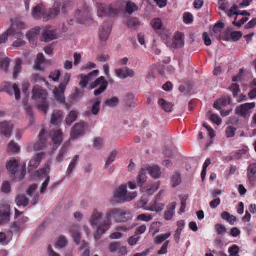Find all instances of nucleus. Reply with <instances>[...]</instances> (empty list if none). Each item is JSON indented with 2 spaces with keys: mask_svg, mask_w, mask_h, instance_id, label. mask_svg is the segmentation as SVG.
<instances>
[{
  "mask_svg": "<svg viewBox=\"0 0 256 256\" xmlns=\"http://www.w3.org/2000/svg\"><path fill=\"white\" fill-rule=\"evenodd\" d=\"M102 218V213L97 209H94L92 214L89 222L92 226H98V229L99 226L102 224V222L100 224Z\"/></svg>",
  "mask_w": 256,
  "mask_h": 256,
  "instance_id": "9b49d317",
  "label": "nucleus"
},
{
  "mask_svg": "<svg viewBox=\"0 0 256 256\" xmlns=\"http://www.w3.org/2000/svg\"><path fill=\"white\" fill-rule=\"evenodd\" d=\"M50 136L53 142L56 144L55 148H56L62 142V132L59 130H54L50 132Z\"/></svg>",
  "mask_w": 256,
  "mask_h": 256,
  "instance_id": "aec40b11",
  "label": "nucleus"
},
{
  "mask_svg": "<svg viewBox=\"0 0 256 256\" xmlns=\"http://www.w3.org/2000/svg\"><path fill=\"white\" fill-rule=\"evenodd\" d=\"M140 24L138 20L136 18H132L130 19L127 23L128 27L134 30H136L140 26Z\"/></svg>",
  "mask_w": 256,
  "mask_h": 256,
  "instance_id": "58836bf2",
  "label": "nucleus"
},
{
  "mask_svg": "<svg viewBox=\"0 0 256 256\" xmlns=\"http://www.w3.org/2000/svg\"><path fill=\"white\" fill-rule=\"evenodd\" d=\"M228 252L230 254V256H239L238 254L239 248L236 245H234L230 247L228 250Z\"/></svg>",
  "mask_w": 256,
  "mask_h": 256,
  "instance_id": "774afa93",
  "label": "nucleus"
},
{
  "mask_svg": "<svg viewBox=\"0 0 256 256\" xmlns=\"http://www.w3.org/2000/svg\"><path fill=\"white\" fill-rule=\"evenodd\" d=\"M115 72L116 76L120 79H126L128 77L132 78L135 75L134 71L128 67L116 69Z\"/></svg>",
  "mask_w": 256,
  "mask_h": 256,
  "instance_id": "2eb2a0df",
  "label": "nucleus"
},
{
  "mask_svg": "<svg viewBox=\"0 0 256 256\" xmlns=\"http://www.w3.org/2000/svg\"><path fill=\"white\" fill-rule=\"evenodd\" d=\"M79 160V156L78 155H76L74 158H72V162H70L68 168L66 171V174L68 176H70L72 173V171L75 168L76 164Z\"/></svg>",
  "mask_w": 256,
  "mask_h": 256,
  "instance_id": "f704fd0d",
  "label": "nucleus"
},
{
  "mask_svg": "<svg viewBox=\"0 0 256 256\" xmlns=\"http://www.w3.org/2000/svg\"><path fill=\"white\" fill-rule=\"evenodd\" d=\"M214 107L220 111L221 115L224 116L223 108H224V98H221L217 100L214 104Z\"/></svg>",
  "mask_w": 256,
  "mask_h": 256,
  "instance_id": "a19ab883",
  "label": "nucleus"
},
{
  "mask_svg": "<svg viewBox=\"0 0 256 256\" xmlns=\"http://www.w3.org/2000/svg\"><path fill=\"white\" fill-rule=\"evenodd\" d=\"M171 235L170 232L157 236L154 239V242L156 244H160Z\"/></svg>",
  "mask_w": 256,
  "mask_h": 256,
  "instance_id": "3c124183",
  "label": "nucleus"
},
{
  "mask_svg": "<svg viewBox=\"0 0 256 256\" xmlns=\"http://www.w3.org/2000/svg\"><path fill=\"white\" fill-rule=\"evenodd\" d=\"M10 216V206L8 204H2L0 207V226L8 223Z\"/></svg>",
  "mask_w": 256,
  "mask_h": 256,
  "instance_id": "0eeeda50",
  "label": "nucleus"
},
{
  "mask_svg": "<svg viewBox=\"0 0 256 256\" xmlns=\"http://www.w3.org/2000/svg\"><path fill=\"white\" fill-rule=\"evenodd\" d=\"M44 41L48 42L58 38V36L54 30H46L42 34Z\"/></svg>",
  "mask_w": 256,
  "mask_h": 256,
  "instance_id": "bb28decb",
  "label": "nucleus"
},
{
  "mask_svg": "<svg viewBox=\"0 0 256 256\" xmlns=\"http://www.w3.org/2000/svg\"><path fill=\"white\" fill-rule=\"evenodd\" d=\"M12 24L11 28H14V29L16 28L19 30H22L26 28V24L20 20H12Z\"/></svg>",
  "mask_w": 256,
  "mask_h": 256,
  "instance_id": "37998d69",
  "label": "nucleus"
},
{
  "mask_svg": "<svg viewBox=\"0 0 256 256\" xmlns=\"http://www.w3.org/2000/svg\"><path fill=\"white\" fill-rule=\"evenodd\" d=\"M70 78V75L68 74H66L63 78L62 82L59 85V86L56 88L54 90V94L55 98L60 103L65 102V97L64 92L68 84Z\"/></svg>",
  "mask_w": 256,
  "mask_h": 256,
  "instance_id": "20e7f679",
  "label": "nucleus"
},
{
  "mask_svg": "<svg viewBox=\"0 0 256 256\" xmlns=\"http://www.w3.org/2000/svg\"><path fill=\"white\" fill-rule=\"evenodd\" d=\"M14 128V125L10 122H0V133L5 136L9 137Z\"/></svg>",
  "mask_w": 256,
  "mask_h": 256,
  "instance_id": "dca6fc26",
  "label": "nucleus"
},
{
  "mask_svg": "<svg viewBox=\"0 0 256 256\" xmlns=\"http://www.w3.org/2000/svg\"><path fill=\"white\" fill-rule=\"evenodd\" d=\"M256 106L254 102L246 103L240 104L236 107L235 110L236 114L240 116L246 118H248L252 113V110Z\"/></svg>",
  "mask_w": 256,
  "mask_h": 256,
  "instance_id": "39448f33",
  "label": "nucleus"
},
{
  "mask_svg": "<svg viewBox=\"0 0 256 256\" xmlns=\"http://www.w3.org/2000/svg\"><path fill=\"white\" fill-rule=\"evenodd\" d=\"M206 116L213 123L218 126L220 125L222 122V120L216 114H212L211 111H209L206 114Z\"/></svg>",
  "mask_w": 256,
  "mask_h": 256,
  "instance_id": "72a5a7b5",
  "label": "nucleus"
},
{
  "mask_svg": "<svg viewBox=\"0 0 256 256\" xmlns=\"http://www.w3.org/2000/svg\"><path fill=\"white\" fill-rule=\"evenodd\" d=\"M238 6L236 5H234L232 8L227 12V14L228 17L232 18V16H238L237 14H238Z\"/></svg>",
  "mask_w": 256,
  "mask_h": 256,
  "instance_id": "e2e57ef3",
  "label": "nucleus"
},
{
  "mask_svg": "<svg viewBox=\"0 0 256 256\" xmlns=\"http://www.w3.org/2000/svg\"><path fill=\"white\" fill-rule=\"evenodd\" d=\"M78 113L76 110H72L66 118V122L68 126H70L72 123L75 122L78 118Z\"/></svg>",
  "mask_w": 256,
  "mask_h": 256,
  "instance_id": "c9c22d12",
  "label": "nucleus"
},
{
  "mask_svg": "<svg viewBox=\"0 0 256 256\" xmlns=\"http://www.w3.org/2000/svg\"><path fill=\"white\" fill-rule=\"evenodd\" d=\"M46 130L44 129L40 132V140L36 142L34 145V149L36 150H40L44 149L46 146Z\"/></svg>",
  "mask_w": 256,
  "mask_h": 256,
  "instance_id": "a211bd4d",
  "label": "nucleus"
},
{
  "mask_svg": "<svg viewBox=\"0 0 256 256\" xmlns=\"http://www.w3.org/2000/svg\"><path fill=\"white\" fill-rule=\"evenodd\" d=\"M20 146L14 141H11L8 144V150L9 152L16 154L20 151Z\"/></svg>",
  "mask_w": 256,
  "mask_h": 256,
  "instance_id": "ea45409f",
  "label": "nucleus"
},
{
  "mask_svg": "<svg viewBox=\"0 0 256 256\" xmlns=\"http://www.w3.org/2000/svg\"><path fill=\"white\" fill-rule=\"evenodd\" d=\"M61 4L59 2H56L54 4V8L50 10L48 16V20L49 18H54L58 16L60 12V7Z\"/></svg>",
  "mask_w": 256,
  "mask_h": 256,
  "instance_id": "473e14b6",
  "label": "nucleus"
},
{
  "mask_svg": "<svg viewBox=\"0 0 256 256\" xmlns=\"http://www.w3.org/2000/svg\"><path fill=\"white\" fill-rule=\"evenodd\" d=\"M229 90L232 92L234 98L237 97L240 92L239 86L237 84H232L230 86Z\"/></svg>",
  "mask_w": 256,
  "mask_h": 256,
  "instance_id": "864d4df0",
  "label": "nucleus"
},
{
  "mask_svg": "<svg viewBox=\"0 0 256 256\" xmlns=\"http://www.w3.org/2000/svg\"><path fill=\"white\" fill-rule=\"evenodd\" d=\"M32 16L36 19L42 18L44 20H48V16L46 14L42 4H38L33 8Z\"/></svg>",
  "mask_w": 256,
  "mask_h": 256,
  "instance_id": "f8f14e48",
  "label": "nucleus"
},
{
  "mask_svg": "<svg viewBox=\"0 0 256 256\" xmlns=\"http://www.w3.org/2000/svg\"><path fill=\"white\" fill-rule=\"evenodd\" d=\"M14 92L16 99L19 100L20 98V90L16 84L12 85L10 84H6L4 88V90L6 92L9 94H12V91Z\"/></svg>",
  "mask_w": 256,
  "mask_h": 256,
  "instance_id": "f3484780",
  "label": "nucleus"
},
{
  "mask_svg": "<svg viewBox=\"0 0 256 256\" xmlns=\"http://www.w3.org/2000/svg\"><path fill=\"white\" fill-rule=\"evenodd\" d=\"M24 226L20 222H16L12 224L11 226V232L12 233H17L20 230H23Z\"/></svg>",
  "mask_w": 256,
  "mask_h": 256,
  "instance_id": "de8ad7c7",
  "label": "nucleus"
},
{
  "mask_svg": "<svg viewBox=\"0 0 256 256\" xmlns=\"http://www.w3.org/2000/svg\"><path fill=\"white\" fill-rule=\"evenodd\" d=\"M106 220L100 225L96 230L94 238L98 240L101 236L110 228L113 220L116 223H123L132 219L130 210L119 208H112L108 210L106 214Z\"/></svg>",
  "mask_w": 256,
  "mask_h": 256,
  "instance_id": "f257e3e1",
  "label": "nucleus"
},
{
  "mask_svg": "<svg viewBox=\"0 0 256 256\" xmlns=\"http://www.w3.org/2000/svg\"><path fill=\"white\" fill-rule=\"evenodd\" d=\"M184 36L180 32L175 34L172 42H166L168 46L172 48H178L182 47L184 44Z\"/></svg>",
  "mask_w": 256,
  "mask_h": 256,
  "instance_id": "1a4fd4ad",
  "label": "nucleus"
},
{
  "mask_svg": "<svg viewBox=\"0 0 256 256\" xmlns=\"http://www.w3.org/2000/svg\"><path fill=\"white\" fill-rule=\"evenodd\" d=\"M172 187L174 188L180 184L182 182L180 175L178 174H174L172 178Z\"/></svg>",
  "mask_w": 256,
  "mask_h": 256,
  "instance_id": "6e6d98bb",
  "label": "nucleus"
},
{
  "mask_svg": "<svg viewBox=\"0 0 256 256\" xmlns=\"http://www.w3.org/2000/svg\"><path fill=\"white\" fill-rule=\"evenodd\" d=\"M22 60L20 59H18L16 60V64L14 68L13 72V76L14 78H16L18 74L21 72Z\"/></svg>",
  "mask_w": 256,
  "mask_h": 256,
  "instance_id": "c03bdc74",
  "label": "nucleus"
},
{
  "mask_svg": "<svg viewBox=\"0 0 256 256\" xmlns=\"http://www.w3.org/2000/svg\"><path fill=\"white\" fill-rule=\"evenodd\" d=\"M158 200L156 199L152 202L150 206L146 210L152 212H159L163 210L164 204L158 202Z\"/></svg>",
  "mask_w": 256,
  "mask_h": 256,
  "instance_id": "c756f323",
  "label": "nucleus"
},
{
  "mask_svg": "<svg viewBox=\"0 0 256 256\" xmlns=\"http://www.w3.org/2000/svg\"><path fill=\"white\" fill-rule=\"evenodd\" d=\"M67 151V146H64L60 151L58 155L56 158V160L58 162H61L64 156L66 154Z\"/></svg>",
  "mask_w": 256,
  "mask_h": 256,
  "instance_id": "680f3d73",
  "label": "nucleus"
},
{
  "mask_svg": "<svg viewBox=\"0 0 256 256\" xmlns=\"http://www.w3.org/2000/svg\"><path fill=\"white\" fill-rule=\"evenodd\" d=\"M72 232L75 242L77 244H79L80 240V236L79 232L76 230V228L74 226L73 228H72Z\"/></svg>",
  "mask_w": 256,
  "mask_h": 256,
  "instance_id": "13d9d810",
  "label": "nucleus"
},
{
  "mask_svg": "<svg viewBox=\"0 0 256 256\" xmlns=\"http://www.w3.org/2000/svg\"><path fill=\"white\" fill-rule=\"evenodd\" d=\"M47 96L48 93L46 90L38 86L34 88L32 98L36 101L38 108L44 114H46L48 108Z\"/></svg>",
  "mask_w": 256,
  "mask_h": 256,
  "instance_id": "f03ea898",
  "label": "nucleus"
},
{
  "mask_svg": "<svg viewBox=\"0 0 256 256\" xmlns=\"http://www.w3.org/2000/svg\"><path fill=\"white\" fill-rule=\"evenodd\" d=\"M151 25L155 30H164L165 29L161 20L158 18L154 19L151 22Z\"/></svg>",
  "mask_w": 256,
  "mask_h": 256,
  "instance_id": "4c0bfd02",
  "label": "nucleus"
},
{
  "mask_svg": "<svg viewBox=\"0 0 256 256\" xmlns=\"http://www.w3.org/2000/svg\"><path fill=\"white\" fill-rule=\"evenodd\" d=\"M40 27H36L28 32L26 37L30 42H35V38L40 34Z\"/></svg>",
  "mask_w": 256,
  "mask_h": 256,
  "instance_id": "a878e982",
  "label": "nucleus"
},
{
  "mask_svg": "<svg viewBox=\"0 0 256 256\" xmlns=\"http://www.w3.org/2000/svg\"><path fill=\"white\" fill-rule=\"evenodd\" d=\"M224 24L222 22L216 24L213 28L212 32L214 34H218L222 30Z\"/></svg>",
  "mask_w": 256,
  "mask_h": 256,
  "instance_id": "338daca9",
  "label": "nucleus"
},
{
  "mask_svg": "<svg viewBox=\"0 0 256 256\" xmlns=\"http://www.w3.org/2000/svg\"><path fill=\"white\" fill-rule=\"evenodd\" d=\"M120 11V2H116L109 4L101 5L98 10L99 17L113 18L116 16Z\"/></svg>",
  "mask_w": 256,
  "mask_h": 256,
  "instance_id": "7ed1b4c3",
  "label": "nucleus"
},
{
  "mask_svg": "<svg viewBox=\"0 0 256 256\" xmlns=\"http://www.w3.org/2000/svg\"><path fill=\"white\" fill-rule=\"evenodd\" d=\"M138 10V7L133 2H128L126 6V12L128 14H132L133 12Z\"/></svg>",
  "mask_w": 256,
  "mask_h": 256,
  "instance_id": "49530a36",
  "label": "nucleus"
},
{
  "mask_svg": "<svg viewBox=\"0 0 256 256\" xmlns=\"http://www.w3.org/2000/svg\"><path fill=\"white\" fill-rule=\"evenodd\" d=\"M10 60L9 58H4L1 62V68L6 72H8V66Z\"/></svg>",
  "mask_w": 256,
  "mask_h": 256,
  "instance_id": "4d7b16f0",
  "label": "nucleus"
},
{
  "mask_svg": "<svg viewBox=\"0 0 256 256\" xmlns=\"http://www.w3.org/2000/svg\"><path fill=\"white\" fill-rule=\"evenodd\" d=\"M117 154L118 152L116 150H114L110 153L105 164V168H107L113 162H114Z\"/></svg>",
  "mask_w": 256,
  "mask_h": 256,
  "instance_id": "79ce46f5",
  "label": "nucleus"
},
{
  "mask_svg": "<svg viewBox=\"0 0 256 256\" xmlns=\"http://www.w3.org/2000/svg\"><path fill=\"white\" fill-rule=\"evenodd\" d=\"M50 166H46L43 168L40 169L37 171L38 175L39 178L48 179V177H50L49 173L50 172Z\"/></svg>",
  "mask_w": 256,
  "mask_h": 256,
  "instance_id": "e433bc0d",
  "label": "nucleus"
},
{
  "mask_svg": "<svg viewBox=\"0 0 256 256\" xmlns=\"http://www.w3.org/2000/svg\"><path fill=\"white\" fill-rule=\"evenodd\" d=\"M63 119V112L61 110H54L51 118L50 122L53 125H58Z\"/></svg>",
  "mask_w": 256,
  "mask_h": 256,
  "instance_id": "4be33fe9",
  "label": "nucleus"
},
{
  "mask_svg": "<svg viewBox=\"0 0 256 256\" xmlns=\"http://www.w3.org/2000/svg\"><path fill=\"white\" fill-rule=\"evenodd\" d=\"M112 24L104 22L101 26L99 31V38L102 42H105L108 38L111 31Z\"/></svg>",
  "mask_w": 256,
  "mask_h": 256,
  "instance_id": "9d476101",
  "label": "nucleus"
},
{
  "mask_svg": "<svg viewBox=\"0 0 256 256\" xmlns=\"http://www.w3.org/2000/svg\"><path fill=\"white\" fill-rule=\"evenodd\" d=\"M38 186L36 184H33L31 185L27 190L26 192V194L28 196H32L34 194H38V192H36V190Z\"/></svg>",
  "mask_w": 256,
  "mask_h": 256,
  "instance_id": "0e129e2a",
  "label": "nucleus"
},
{
  "mask_svg": "<svg viewBox=\"0 0 256 256\" xmlns=\"http://www.w3.org/2000/svg\"><path fill=\"white\" fill-rule=\"evenodd\" d=\"M98 74V70H94L86 76L80 74L79 77L82 78V80L80 82V86L84 88H86L88 83L96 77Z\"/></svg>",
  "mask_w": 256,
  "mask_h": 256,
  "instance_id": "4468645a",
  "label": "nucleus"
},
{
  "mask_svg": "<svg viewBox=\"0 0 256 256\" xmlns=\"http://www.w3.org/2000/svg\"><path fill=\"white\" fill-rule=\"evenodd\" d=\"M158 103L160 106L166 112H169L172 111L173 104L164 99L159 100Z\"/></svg>",
  "mask_w": 256,
  "mask_h": 256,
  "instance_id": "2f4dec72",
  "label": "nucleus"
},
{
  "mask_svg": "<svg viewBox=\"0 0 256 256\" xmlns=\"http://www.w3.org/2000/svg\"><path fill=\"white\" fill-rule=\"evenodd\" d=\"M256 174V164H250L248 168V176L250 180H254V176Z\"/></svg>",
  "mask_w": 256,
  "mask_h": 256,
  "instance_id": "8fccbe9b",
  "label": "nucleus"
},
{
  "mask_svg": "<svg viewBox=\"0 0 256 256\" xmlns=\"http://www.w3.org/2000/svg\"><path fill=\"white\" fill-rule=\"evenodd\" d=\"M144 168L146 170V172H148L152 178L156 179L160 178L161 175V172L160 168L158 166H148L145 167Z\"/></svg>",
  "mask_w": 256,
  "mask_h": 256,
  "instance_id": "393cba45",
  "label": "nucleus"
},
{
  "mask_svg": "<svg viewBox=\"0 0 256 256\" xmlns=\"http://www.w3.org/2000/svg\"><path fill=\"white\" fill-rule=\"evenodd\" d=\"M23 104L28 114V118L30 123L32 124L34 122V114L32 110L31 106L28 104L26 100H24Z\"/></svg>",
  "mask_w": 256,
  "mask_h": 256,
  "instance_id": "c85d7f7f",
  "label": "nucleus"
},
{
  "mask_svg": "<svg viewBox=\"0 0 256 256\" xmlns=\"http://www.w3.org/2000/svg\"><path fill=\"white\" fill-rule=\"evenodd\" d=\"M84 126L85 124L83 122L76 123L73 128L70 138L74 140L77 138L79 136L84 134L85 133Z\"/></svg>",
  "mask_w": 256,
  "mask_h": 256,
  "instance_id": "ddd939ff",
  "label": "nucleus"
},
{
  "mask_svg": "<svg viewBox=\"0 0 256 256\" xmlns=\"http://www.w3.org/2000/svg\"><path fill=\"white\" fill-rule=\"evenodd\" d=\"M92 146L96 150H100L104 146V140L102 138H97L94 139Z\"/></svg>",
  "mask_w": 256,
  "mask_h": 256,
  "instance_id": "5fc2aeb1",
  "label": "nucleus"
},
{
  "mask_svg": "<svg viewBox=\"0 0 256 256\" xmlns=\"http://www.w3.org/2000/svg\"><path fill=\"white\" fill-rule=\"evenodd\" d=\"M147 172L146 170L144 168H141L139 174L136 177V184L138 187H142L147 181Z\"/></svg>",
  "mask_w": 256,
  "mask_h": 256,
  "instance_id": "6ab92c4d",
  "label": "nucleus"
},
{
  "mask_svg": "<svg viewBox=\"0 0 256 256\" xmlns=\"http://www.w3.org/2000/svg\"><path fill=\"white\" fill-rule=\"evenodd\" d=\"M100 99H97L96 102L93 104L92 108V114L94 115H96L99 112L100 110Z\"/></svg>",
  "mask_w": 256,
  "mask_h": 256,
  "instance_id": "bf43d9fd",
  "label": "nucleus"
},
{
  "mask_svg": "<svg viewBox=\"0 0 256 256\" xmlns=\"http://www.w3.org/2000/svg\"><path fill=\"white\" fill-rule=\"evenodd\" d=\"M127 197V186L122 185L116 190L114 194V198L116 201L118 203L126 202Z\"/></svg>",
  "mask_w": 256,
  "mask_h": 256,
  "instance_id": "6e6552de",
  "label": "nucleus"
},
{
  "mask_svg": "<svg viewBox=\"0 0 256 256\" xmlns=\"http://www.w3.org/2000/svg\"><path fill=\"white\" fill-rule=\"evenodd\" d=\"M176 208V203L173 202L167 206V210L164 214V218L166 220H170L173 218L174 214V210Z\"/></svg>",
  "mask_w": 256,
  "mask_h": 256,
  "instance_id": "b1692460",
  "label": "nucleus"
},
{
  "mask_svg": "<svg viewBox=\"0 0 256 256\" xmlns=\"http://www.w3.org/2000/svg\"><path fill=\"white\" fill-rule=\"evenodd\" d=\"M15 202L18 206L25 208L29 203V199L24 194H19L16 197Z\"/></svg>",
  "mask_w": 256,
  "mask_h": 256,
  "instance_id": "cd10ccee",
  "label": "nucleus"
},
{
  "mask_svg": "<svg viewBox=\"0 0 256 256\" xmlns=\"http://www.w3.org/2000/svg\"><path fill=\"white\" fill-rule=\"evenodd\" d=\"M119 104V100L116 97H114L108 100L106 102L105 104L106 106L114 108L116 106Z\"/></svg>",
  "mask_w": 256,
  "mask_h": 256,
  "instance_id": "603ef678",
  "label": "nucleus"
},
{
  "mask_svg": "<svg viewBox=\"0 0 256 256\" xmlns=\"http://www.w3.org/2000/svg\"><path fill=\"white\" fill-rule=\"evenodd\" d=\"M44 156V153L41 152L34 156L29 162V167L32 170L37 168L40 165L42 160Z\"/></svg>",
  "mask_w": 256,
  "mask_h": 256,
  "instance_id": "412c9836",
  "label": "nucleus"
},
{
  "mask_svg": "<svg viewBox=\"0 0 256 256\" xmlns=\"http://www.w3.org/2000/svg\"><path fill=\"white\" fill-rule=\"evenodd\" d=\"M67 241L64 237H60L56 243V246L60 248L65 247L66 245Z\"/></svg>",
  "mask_w": 256,
  "mask_h": 256,
  "instance_id": "69168bd1",
  "label": "nucleus"
},
{
  "mask_svg": "<svg viewBox=\"0 0 256 256\" xmlns=\"http://www.w3.org/2000/svg\"><path fill=\"white\" fill-rule=\"evenodd\" d=\"M134 96L132 94H128L126 98V103L128 106L130 108L134 107L135 103L134 102Z\"/></svg>",
  "mask_w": 256,
  "mask_h": 256,
  "instance_id": "09e8293b",
  "label": "nucleus"
},
{
  "mask_svg": "<svg viewBox=\"0 0 256 256\" xmlns=\"http://www.w3.org/2000/svg\"><path fill=\"white\" fill-rule=\"evenodd\" d=\"M7 34H9V36H14L18 40L22 39L24 38V34L20 32L16 31L14 28H10L7 30Z\"/></svg>",
  "mask_w": 256,
  "mask_h": 256,
  "instance_id": "a18cd8bd",
  "label": "nucleus"
},
{
  "mask_svg": "<svg viewBox=\"0 0 256 256\" xmlns=\"http://www.w3.org/2000/svg\"><path fill=\"white\" fill-rule=\"evenodd\" d=\"M47 62V60L44 58L42 54L40 53L38 54L37 58L35 62L34 68L36 70H42L43 68L42 67V64Z\"/></svg>",
  "mask_w": 256,
  "mask_h": 256,
  "instance_id": "7c9ffc66",
  "label": "nucleus"
},
{
  "mask_svg": "<svg viewBox=\"0 0 256 256\" xmlns=\"http://www.w3.org/2000/svg\"><path fill=\"white\" fill-rule=\"evenodd\" d=\"M81 250H84V252H82V256H90V250L88 248V244L84 241H83L81 246Z\"/></svg>",
  "mask_w": 256,
  "mask_h": 256,
  "instance_id": "052dcab7",
  "label": "nucleus"
},
{
  "mask_svg": "<svg viewBox=\"0 0 256 256\" xmlns=\"http://www.w3.org/2000/svg\"><path fill=\"white\" fill-rule=\"evenodd\" d=\"M100 86L94 92L95 96H98L104 92L107 88L108 86V82L105 80L104 76H100L96 79L94 82L92 83L90 86V89H94L98 86Z\"/></svg>",
  "mask_w": 256,
  "mask_h": 256,
  "instance_id": "423d86ee",
  "label": "nucleus"
},
{
  "mask_svg": "<svg viewBox=\"0 0 256 256\" xmlns=\"http://www.w3.org/2000/svg\"><path fill=\"white\" fill-rule=\"evenodd\" d=\"M18 166V162L14 158H12L6 165L7 169L10 172L12 176H15L16 174H18V172H17Z\"/></svg>",
  "mask_w": 256,
  "mask_h": 256,
  "instance_id": "5701e85b",
  "label": "nucleus"
}]
</instances>
